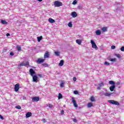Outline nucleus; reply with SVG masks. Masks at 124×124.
<instances>
[{
  "label": "nucleus",
  "instance_id": "1",
  "mask_svg": "<svg viewBox=\"0 0 124 124\" xmlns=\"http://www.w3.org/2000/svg\"><path fill=\"white\" fill-rule=\"evenodd\" d=\"M109 84L110 85H112L110 87H109V90L110 92H113V91L115 90V88H116V82L113 80H110L109 81Z\"/></svg>",
  "mask_w": 124,
  "mask_h": 124
},
{
  "label": "nucleus",
  "instance_id": "2",
  "mask_svg": "<svg viewBox=\"0 0 124 124\" xmlns=\"http://www.w3.org/2000/svg\"><path fill=\"white\" fill-rule=\"evenodd\" d=\"M108 102L110 104H113V105H117V106H119L120 105L119 102L116 101L114 100H109L108 101Z\"/></svg>",
  "mask_w": 124,
  "mask_h": 124
},
{
  "label": "nucleus",
  "instance_id": "3",
  "mask_svg": "<svg viewBox=\"0 0 124 124\" xmlns=\"http://www.w3.org/2000/svg\"><path fill=\"white\" fill-rule=\"evenodd\" d=\"M30 65V62H25L23 61L21 63L18 65V66H26V67H29Z\"/></svg>",
  "mask_w": 124,
  "mask_h": 124
},
{
  "label": "nucleus",
  "instance_id": "4",
  "mask_svg": "<svg viewBox=\"0 0 124 124\" xmlns=\"http://www.w3.org/2000/svg\"><path fill=\"white\" fill-rule=\"evenodd\" d=\"M62 5V3L60 1H55L54 2L55 7H60Z\"/></svg>",
  "mask_w": 124,
  "mask_h": 124
},
{
  "label": "nucleus",
  "instance_id": "5",
  "mask_svg": "<svg viewBox=\"0 0 124 124\" xmlns=\"http://www.w3.org/2000/svg\"><path fill=\"white\" fill-rule=\"evenodd\" d=\"M19 89H20V84L19 83L16 84L15 85V88H14L15 91L17 93V92L19 91Z\"/></svg>",
  "mask_w": 124,
  "mask_h": 124
},
{
  "label": "nucleus",
  "instance_id": "6",
  "mask_svg": "<svg viewBox=\"0 0 124 124\" xmlns=\"http://www.w3.org/2000/svg\"><path fill=\"white\" fill-rule=\"evenodd\" d=\"M32 79H33V82H34L35 83H37L38 81V77H37V76L34 75L32 76Z\"/></svg>",
  "mask_w": 124,
  "mask_h": 124
},
{
  "label": "nucleus",
  "instance_id": "7",
  "mask_svg": "<svg viewBox=\"0 0 124 124\" xmlns=\"http://www.w3.org/2000/svg\"><path fill=\"white\" fill-rule=\"evenodd\" d=\"M72 102L74 104V107H75L76 108H78V105H77V103L76 102V100H75V99H74V98H72Z\"/></svg>",
  "mask_w": 124,
  "mask_h": 124
},
{
  "label": "nucleus",
  "instance_id": "8",
  "mask_svg": "<svg viewBox=\"0 0 124 124\" xmlns=\"http://www.w3.org/2000/svg\"><path fill=\"white\" fill-rule=\"evenodd\" d=\"M29 72L30 73V75H31V76H34V74H35V71H34V70L33 69H30L29 70Z\"/></svg>",
  "mask_w": 124,
  "mask_h": 124
},
{
  "label": "nucleus",
  "instance_id": "9",
  "mask_svg": "<svg viewBox=\"0 0 124 124\" xmlns=\"http://www.w3.org/2000/svg\"><path fill=\"white\" fill-rule=\"evenodd\" d=\"M32 101H33V102H37V101H39V97H33L32 98Z\"/></svg>",
  "mask_w": 124,
  "mask_h": 124
},
{
  "label": "nucleus",
  "instance_id": "10",
  "mask_svg": "<svg viewBox=\"0 0 124 124\" xmlns=\"http://www.w3.org/2000/svg\"><path fill=\"white\" fill-rule=\"evenodd\" d=\"M45 61V60L44 59H41L40 58H39L37 61L36 62L37 63H43V62H44V61Z\"/></svg>",
  "mask_w": 124,
  "mask_h": 124
},
{
  "label": "nucleus",
  "instance_id": "11",
  "mask_svg": "<svg viewBox=\"0 0 124 124\" xmlns=\"http://www.w3.org/2000/svg\"><path fill=\"white\" fill-rule=\"evenodd\" d=\"M101 87H104V82H102L101 83L98 84L97 90H101Z\"/></svg>",
  "mask_w": 124,
  "mask_h": 124
},
{
  "label": "nucleus",
  "instance_id": "12",
  "mask_svg": "<svg viewBox=\"0 0 124 124\" xmlns=\"http://www.w3.org/2000/svg\"><path fill=\"white\" fill-rule=\"evenodd\" d=\"M71 15L73 17V18H76V17H77L78 16L77 13H76V12H72Z\"/></svg>",
  "mask_w": 124,
  "mask_h": 124
},
{
  "label": "nucleus",
  "instance_id": "13",
  "mask_svg": "<svg viewBox=\"0 0 124 124\" xmlns=\"http://www.w3.org/2000/svg\"><path fill=\"white\" fill-rule=\"evenodd\" d=\"M1 24H2V25H7L8 23L6 21L3 20L2 19H0Z\"/></svg>",
  "mask_w": 124,
  "mask_h": 124
},
{
  "label": "nucleus",
  "instance_id": "14",
  "mask_svg": "<svg viewBox=\"0 0 124 124\" xmlns=\"http://www.w3.org/2000/svg\"><path fill=\"white\" fill-rule=\"evenodd\" d=\"M96 35H100L101 34V31L100 30H98L95 31Z\"/></svg>",
  "mask_w": 124,
  "mask_h": 124
},
{
  "label": "nucleus",
  "instance_id": "15",
  "mask_svg": "<svg viewBox=\"0 0 124 124\" xmlns=\"http://www.w3.org/2000/svg\"><path fill=\"white\" fill-rule=\"evenodd\" d=\"M31 112H28L26 114V118H30V117L31 116Z\"/></svg>",
  "mask_w": 124,
  "mask_h": 124
},
{
  "label": "nucleus",
  "instance_id": "16",
  "mask_svg": "<svg viewBox=\"0 0 124 124\" xmlns=\"http://www.w3.org/2000/svg\"><path fill=\"white\" fill-rule=\"evenodd\" d=\"M44 58H45V59L49 58V52H48L47 51L45 53Z\"/></svg>",
  "mask_w": 124,
  "mask_h": 124
},
{
  "label": "nucleus",
  "instance_id": "17",
  "mask_svg": "<svg viewBox=\"0 0 124 124\" xmlns=\"http://www.w3.org/2000/svg\"><path fill=\"white\" fill-rule=\"evenodd\" d=\"M48 21L49 22V23H51V24H53L55 22V20L53 19V18H49L48 19Z\"/></svg>",
  "mask_w": 124,
  "mask_h": 124
},
{
  "label": "nucleus",
  "instance_id": "18",
  "mask_svg": "<svg viewBox=\"0 0 124 124\" xmlns=\"http://www.w3.org/2000/svg\"><path fill=\"white\" fill-rule=\"evenodd\" d=\"M92 48H93V49H95V50H97V49H98L95 43L92 45Z\"/></svg>",
  "mask_w": 124,
  "mask_h": 124
},
{
  "label": "nucleus",
  "instance_id": "19",
  "mask_svg": "<svg viewBox=\"0 0 124 124\" xmlns=\"http://www.w3.org/2000/svg\"><path fill=\"white\" fill-rule=\"evenodd\" d=\"M64 63V61L63 60H61L59 64L60 66H62L63 65V63Z\"/></svg>",
  "mask_w": 124,
  "mask_h": 124
},
{
  "label": "nucleus",
  "instance_id": "20",
  "mask_svg": "<svg viewBox=\"0 0 124 124\" xmlns=\"http://www.w3.org/2000/svg\"><path fill=\"white\" fill-rule=\"evenodd\" d=\"M76 41V43L78 44V45H81V43H82V40L80 39H78Z\"/></svg>",
  "mask_w": 124,
  "mask_h": 124
},
{
  "label": "nucleus",
  "instance_id": "21",
  "mask_svg": "<svg viewBox=\"0 0 124 124\" xmlns=\"http://www.w3.org/2000/svg\"><path fill=\"white\" fill-rule=\"evenodd\" d=\"M93 103H88L87 105L88 108H91V107H93Z\"/></svg>",
  "mask_w": 124,
  "mask_h": 124
},
{
  "label": "nucleus",
  "instance_id": "22",
  "mask_svg": "<svg viewBox=\"0 0 124 124\" xmlns=\"http://www.w3.org/2000/svg\"><path fill=\"white\" fill-rule=\"evenodd\" d=\"M16 48L18 52H21V51H22V48L19 46H17Z\"/></svg>",
  "mask_w": 124,
  "mask_h": 124
},
{
  "label": "nucleus",
  "instance_id": "23",
  "mask_svg": "<svg viewBox=\"0 0 124 124\" xmlns=\"http://www.w3.org/2000/svg\"><path fill=\"white\" fill-rule=\"evenodd\" d=\"M54 54H55L57 57H60V54H61V52L60 51H55L54 52Z\"/></svg>",
  "mask_w": 124,
  "mask_h": 124
},
{
  "label": "nucleus",
  "instance_id": "24",
  "mask_svg": "<svg viewBox=\"0 0 124 124\" xmlns=\"http://www.w3.org/2000/svg\"><path fill=\"white\" fill-rule=\"evenodd\" d=\"M42 36H41L40 37H37V40L38 42H40V41H41V40H42Z\"/></svg>",
  "mask_w": 124,
  "mask_h": 124
},
{
  "label": "nucleus",
  "instance_id": "25",
  "mask_svg": "<svg viewBox=\"0 0 124 124\" xmlns=\"http://www.w3.org/2000/svg\"><path fill=\"white\" fill-rule=\"evenodd\" d=\"M102 31L104 32H105L107 31V28L103 27V28H102Z\"/></svg>",
  "mask_w": 124,
  "mask_h": 124
},
{
  "label": "nucleus",
  "instance_id": "26",
  "mask_svg": "<svg viewBox=\"0 0 124 124\" xmlns=\"http://www.w3.org/2000/svg\"><path fill=\"white\" fill-rule=\"evenodd\" d=\"M114 56H115L116 57H117V58H118V59H121V55H120L119 54H114Z\"/></svg>",
  "mask_w": 124,
  "mask_h": 124
},
{
  "label": "nucleus",
  "instance_id": "27",
  "mask_svg": "<svg viewBox=\"0 0 124 124\" xmlns=\"http://www.w3.org/2000/svg\"><path fill=\"white\" fill-rule=\"evenodd\" d=\"M61 98H62V93H59L58 96V99H61Z\"/></svg>",
  "mask_w": 124,
  "mask_h": 124
},
{
  "label": "nucleus",
  "instance_id": "28",
  "mask_svg": "<svg viewBox=\"0 0 124 124\" xmlns=\"http://www.w3.org/2000/svg\"><path fill=\"white\" fill-rule=\"evenodd\" d=\"M91 101L92 102H93L94 101H95V99H94V97L93 96H92L91 97Z\"/></svg>",
  "mask_w": 124,
  "mask_h": 124
},
{
  "label": "nucleus",
  "instance_id": "29",
  "mask_svg": "<svg viewBox=\"0 0 124 124\" xmlns=\"http://www.w3.org/2000/svg\"><path fill=\"white\" fill-rule=\"evenodd\" d=\"M68 26L69 28H72V22H69V23L68 24Z\"/></svg>",
  "mask_w": 124,
  "mask_h": 124
},
{
  "label": "nucleus",
  "instance_id": "30",
  "mask_svg": "<svg viewBox=\"0 0 124 124\" xmlns=\"http://www.w3.org/2000/svg\"><path fill=\"white\" fill-rule=\"evenodd\" d=\"M104 95L105 96H110L111 95V94H110V93H106L104 94Z\"/></svg>",
  "mask_w": 124,
  "mask_h": 124
},
{
  "label": "nucleus",
  "instance_id": "31",
  "mask_svg": "<svg viewBox=\"0 0 124 124\" xmlns=\"http://www.w3.org/2000/svg\"><path fill=\"white\" fill-rule=\"evenodd\" d=\"M16 109H18V110H20V109H22V108L20 106H16Z\"/></svg>",
  "mask_w": 124,
  "mask_h": 124
},
{
  "label": "nucleus",
  "instance_id": "32",
  "mask_svg": "<svg viewBox=\"0 0 124 124\" xmlns=\"http://www.w3.org/2000/svg\"><path fill=\"white\" fill-rule=\"evenodd\" d=\"M117 61V59L116 58H111V59L110 60V62H116Z\"/></svg>",
  "mask_w": 124,
  "mask_h": 124
},
{
  "label": "nucleus",
  "instance_id": "33",
  "mask_svg": "<svg viewBox=\"0 0 124 124\" xmlns=\"http://www.w3.org/2000/svg\"><path fill=\"white\" fill-rule=\"evenodd\" d=\"M73 4H74V5H75V4H77V0H74L73 2Z\"/></svg>",
  "mask_w": 124,
  "mask_h": 124
},
{
  "label": "nucleus",
  "instance_id": "34",
  "mask_svg": "<svg viewBox=\"0 0 124 124\" xmlns=\"http://www.w3.org/2000/svg\"><path fill=\"white\" fill-rule=\"evenodd\" d=\"M105 65H110V63L107 62H105L104 63Z\"/></svg>",
  "mask_w": 124,
  "mask_h": 124
},
{
  "label": "nucleus",
  "instance_id": "35",
  "mask_svg": "<svg viewBox=\"0 0 124 124\" xmlns=\"http://www.w3.org/2000/svg\"><path fill=\"white\" fill-rule=\"evenodd\" d=\"M82 8H83V7L82 6H81V5L78 6V9H82Z\"/></svg>",
  "mask_w": 124,
  "mask_h": 124
},
{
  "label": "nucleus",
  "instance_id": "36",
  "mask_svg": "<svg viewBox=\"0 0 124 124\" xmlns=\"http://www.w3.org/2000/svg\"><path fill=\"white\" fill-rule=\"evenodd\" d=\"M121 51H122V52H124V46H122L121 48H120Z\"/></svg>",
  "mask_w": 124,
  "mask_h": 124
},
{
  "label": "nucleus",
  "instance_id": "37",
  "mask_svg": "<svg viewBox=\"0 0 124 124\" xmlns=\"http://www.w3.org/2000/svg\"><path fill=\"white\" fill-rule=\"evenodd\" d=\"M74 94H78V93H79L77 91H74Z\"/></svg>",
  "mask_w": 124,
  "mask_h": 124
},
{
  "label": "nucleus",
  "instance_id": "38",
  "mask_svg": "<svg viewBox=\"0 0 124 124\" xmlns=\"http://www.w3.org/2000/svg\"><path fill=\"white\" fill-rule=\"evenodd\" d=\"M91 43L92 45H93V44H94L95 43H94V41L93 40H91Z\"/></svg>",
  "mask_w": 124,
  "mask_h": 124
},
{
  "label": "nucleus",
  "instance_id": "39",
  "mask_svg": "<svg viewBox=\"0 0 124 124\" xmlns=\"http://www.w3.org/2000/svg\"><path fill=\"white\" fill-rule=\"evenodd\" d=\"M43 66H45V67H47V66H48V64H47V63H43Z\"/></svg>",
  "mask_w": 124,
  "mask_h": 124
},
{
  "label": "nucleus",
  "instance_id": "40",
  "mask_svg": "<svg viewBox=\"0 0 124 124\" xmlns=\"http://www.w3.org/2000/svg\"><path fill=\"white\" fill-rule=\"evenodd\" d=\"M115 84H116V86H120V85H121V82H118L116 83H115Z\"/></svg>",
  "mask_w": 124,
  "mask_h": 124
},
{
  "label": "nucleus",
  "instance_id": "41",
  "mask_svg": "<svg viewBox=\"0 0 124 124\" xmlns=\"http://www.w3.org/2000/svg\"><path fill=\"white\" fill-rule=\"evenodd\" d=\"M63 85H64V83L63 82H62L60 84V86L61 87V88H63Z\"/></svg>",
  "mask_w": 124,
  "mask_h": 124
},
{
  "label": "nucleus",
  "instance_id": "42",
  "mask_svg": "<svg viewBox=\"0 0 124 124\" xmlns=\"http://www.w3.org/2000/svg\"><path fill=\"white\" fill-rule=\"evenodd\" d=\"M111 48L112 50H114V49H116V46H112Z\"/></svg>",
  "mask_w": 124,
  "mask_h": 124
},
{
  "label": "nucleus",
  "instance_id": "43",
  "mask_svg": "<svg viewBox=\"0 0 124 124\" xmlns=\"http://www.w3.org/2000/svg\"><path fill=\"white\" fill-rule=\"evenodd\" d=\"M107 59L108 60V61H111L112 58H111V56H108Z\"/></svg>",
  "mask_w": 124,
  "mask_h": 124
},
{
  "label": "nucleus",
  "instance_id": "44",
  "mask_svg": "<svg viewBox=\"0 0 124 124\" xmlns=\"http://www.w3.org/2000/svg\"><path fill=\"white\" fill-rule=\"evenodd\" d=\"M64 113V110H63V109H62L61 111V115H63Z\"/></svg>",
  "mask_w": 124,
  "mask_h": 124
},
{
  "label": "nucleus",
  "instance_id": "45",
  "mask_svg": "<svg viewBox=\"0 0 124 124\" xmlns=\"http://www.w3.org/2000/svg\"><path fill=\"white\" fill-rule=\"evenodd\" d=\"M0 119H1V120H4V118H3V116L0 114Z\"/></svg>",
  "mask_w": 124,
  "mask_h": 124
},
{
  "label": "nucleus",
  "instance_id": "46",
  "mask_svg": "<svg viewBox=\"0 0 124 124\" xmlns=\"http://www.w3.org/2000/svg\"><path fill=\"white\" fill-rule=\"evenodd\" d=\"M10 56H14V53H13V52H11L10 53Z\"/></svg>",
  "mask_w": 124,
  "mask_h": 124
},
{
  "label": "nucleus",
  "instance_id": "47",
  "mask_svg": "<svg viewBox=\"0 0 124 124\" xmlns=\"http://www.w3.org/2000/svg\"><path fill=\"white\" fill-rule=\"evenodd\" d=\"M38 77H39L40 78H42V75L41 74H38Z\"/></svg>",
  "mask_w": 124,
  "mask_h": 124
},
{
  "label": "nucleus",
  "instance_id": "48",
  "mask_svg": "<svg viewBox=\"0 0 124 124\" xmlns=\"http://www.w3.org/2000/svg\"><path fill=\"white\" fill-rule=\"evenodd\" d=\"M73 80L74 81V82H75L76 81V77H74L73 78Z\"/></svg>",
  "mask_w": 124,
  "mask_h": 124
},
{
  "label": "nucleus",
  "instance_id": "49",
  "mask_svg": "<svg viewBox=\"0 0 124 124\" xmlns=\"http://www.w3.org/2000/svg\"><path fill=\"white\" fill-rule=\"evenodd\" d=\"M48 107L49 108H52V107H53V105H51V104H49L48 105Z\"/></svg>",
  "mask_w": 124,
  "mask_h": 124
},
{
  "label": "nucleus",
  "instance_id": "50",
  "mask_svg": "<svg viewBox=\"0 0 124 124\" xmlns=\"http://www.w3.org/2000/svg\"><path fill=\"white\" fill-rule=\"evenodd\" d=\"M73 122H74L75 123H76V122H77V120L76 119H73Z\"/></svg>",
  "mask_w": 124,
  "mask_h": 124
},
{
  "label": "nucleus",
  "instance_id": "51",
  "mask_svg": "<svg viewBox=\"0 0 124 124\" xmlns=\"http://www.w3.org/2000/svg\"><path fill=\"white\" fill-rule=\"evenodd\" d=\"M43 122H44V123H46V119H43Z\"/></svg>",
  "mask_w": 124,
  "mask_h": 124
},
{
  "label": "nucleus",
  "instance_id": "52",
  "mask_svg": "<svg viewBox=\"0 0 124 124\" xmlns=\"http://www.w3.org/2000/svg\"><path fill=\"white\" fill-rule=\"evenodd\" d=\"M6 36H10V34H9V33H8L6 34Z\"/></svg>",
  "mask_w": 124,
  "mask_h": 124
},
{
  "label": "nucleus",
  "instance_id": "53",
  "mask_svg": "<svg viewBox=\"0 0 124 124\" xmlns=\"http://www.w3.org/2000/svg\"><path fill=\"white\" fill-rule=\"evenodd\" d=\"M6 51H7V49H4L3 50V52H6Z\"/></svg>",
  "mask_w": 124,
  "mask_h": 124
},
{
  "label": "nucleus",
  "instance_id": "54",
  "mask_svg": "<svg viewBox=\"0 0 124 124\" xmlns=\"http://www.w3.org/2000/svg\"><path fill=\"white\" fill-rule=\"evenodd\" d=\"M109 94H110V95H112V94H115V93H109Z\"/></svg>",
  "mask_w": 124,
  "mask_h": 124
},
{
  "label": "nucleus",
  "instance_id": "55",
  "mask_svg": "<svg viewBox=\"0 0 124 124\" xmlns=\"http://www.w3.org/2000/svg\"><path fill=\"white\" fill-rule=\"evenodd\" d=\"M26 98H26V97H25V96H23V100H26Z\"/></svg>",
  "mask_w": 124,
  "mask_h": 124
},
{
  "label": "nucleus",
  "instance_id": "56",
  "mask_svg": "<svg viewBox=\"0 0 124 124\" xmlns=\"http://www.w3.org/2000/svg\"><path fill=\"white\" fill-rule=\"evenodd\" d=\"M38 1L41 2L42 1V0H37Z\"/></svg>",
  "mask_w": 124,
  "mask_h": 124
},
{
  "label": "nucleus",
  "instance_id": "57",
  "mask_svg": "<svg viewBox=\"0 0 124 124\" xmlns=\"http://www.w3.org/2000/svg\"><path fill=\"white\" fill-rule=\"evenodd\" d=\"M118 89H121V86H119Z\"/></svg>",
  "mask_w": 124,
  "mask_h": 124
},
{
  "label": "nucleus",
  "instance_id": "58",
  "mask_svg": "<svg viewBox=\"0 0 124 124\" xmlns=\"http://www.w3.org/2000/svg\"><path fill=\"white\" fill-rule=\"evenodd\" d=\"M101 8V7H99V8H98V9H100Z\"/></svg>",
  "mask_w": 124,
  "mask_h": 124
}]
</instances>
